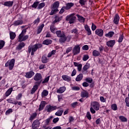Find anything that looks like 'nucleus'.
Returning <instances> with one entry per match:
<instances>
[{"label":"nucleus","instance_id":"obj_25","mask_svg":"<svg viewBox=\"0 0 129 129\" xmlns=\"http://www.w3.org/2000/svg\"><path fill=\"white\" fill-rule=\"evenodd\" d=\"M66 90V87H60L58 90H57L56 92L57 93H63L64 92H65Z\"/></svg>","mask_w":129,"mask_h":129},{"label":"nucleus","instance_id":"obj_47","mask_svg":"<svg viewBox=\"0 0 129 129\" xmlns=\"http://www.w3.org/2000/svg\"><path fill=\"white\" fill-rule=\"evenodd\" d=\"M63 113V110H58L55 113V114L56 115V116H61L62 115Z\"/></svg>","mask_w":129,"mask_h":129},{"label":"nucleus","instance_id":"obj_33","mask_svg":"<svg viewBox=\"0 0 129 129\" xmlns=\"http://www.w3.org/2000/svg\"><path fill=\"white\" fill-rule=\"evenodd\" d=\"M7 101L9 103H10L11 104H15V105L18 104V101H14V99H12V98H10V99H8Z\"/></svg>","mask_w":129,"mask_h":129},{"label":"nucleus","instance_id":"obj_62","mask_svg":"<svg viewBox=\"0 0 129 129\" xmlns=\"http://www.w3.org/2000/svg\"><path fill=\"white\" fill-rule=\"evenodd\" d=\"M89 47L88 45H85L83 46L82 49L84 50H88Z\"/></svg>","mask_w":129,"mask_h":129},{"label":"nucleus","instance_id":"obj_13","mask_svg":"<svg viewBox=\"0 0 129 129\" xmlns=\"http://www.w3.org/2000/svg\"><path fill=\"white\" fill-rule=\"evenodd\" d=\"M34 75H35V73L33 71H31L26 73L25 77L26 78L30 79V78H31Z\"/></svg>","mask_w":129,"mask_h":129},{"label":"nucleus","instance_id":"obj_27","mask_svg":"<svg viewBox=\"0 0 129 129\" xmlns=\"http://www.w3.org/2000/svg\"><path fill=\"white\" fill-rule=\"evenodd\" d=\"M45 104H46V102L42 101L41 102V103L39 105V111H41L42 110H43L45 106Z\"/></svg>","mask_w":129,"mask_h":129},{"label":"nucleus","instance_id":"obj_37","mask_svg":"<svg viewBox=\"0 0 129 129\" xmlns=\"http://www.w3.org/2000/svg\"><path fill=\"white\" fill-rule=\"evenodd\" d=\"M91 67V64L90 63H86V64L83 67V70L84 71H87Z\"/></svg>","mask_w":129,"mask_h":129},{"label":"nucleus","instance_id":"obj_41","mask_svg":"<svg viewBox=\"0 0 129 129\" xmlns=\"http://www.w3.org/2000/svg\"><path fill=\"white\" fill-rule=\"evenodd\" d=\"M119 119L122 122H126V121H127V119L125 117H124L122 115H121V116H119Z\"/></svg>","mask_w":129,"mask_h":129},{"label":"nucleus","instance_id":"obj_24","mask_svg":"<svg viewBox=\"0 0 129 129\" xmlns=\"http://www.w3.org/2000/svg\"><path fill=\"white\" fill-rule=\"evenodd\" d=\"M84 78V75L83 74H80L79 75H78L76 78V81L77 82H80L83 80Z\"/></svg>","mask_w":129,"mask_h":129},{"label":"nucleus","instance_id":"obj_20","mask_svg":"<svg viewBox=\"0 0 129 129\" xmlns=\"http://www.w3.org/2000/svg\"><path fill=\"white\" fill-rule=\"evenodd\" d=\"M119 19V16L117 14H116L113 19V23L116 25L118 24Z\"/></svg>","mask_w":129,"mask_h":129},{"label":"nucleus","instance_id":"obj_1","mask_svg":"<svg viewBox=\"0 0 129 129\" xmlns=\"http://www.w3.org/2000/svg\"><path fill=\"white\" fill-rule=\"evenodd\" d=\"M56 35L59 39V42L61 43H64L67 40L66 33L60 30L56 31Z\"/></svg>","mask_w":129,"mask_h":129},{"label":"nucleus","instance_id":"obj_11","mask_svg":"<svg viewBox=\"0 0 129 129\" xmlns=\"http://www.w3.org/2000/svg\"><path fill=\"white\" fill-rule=\"evenodd\" d=\"M40 120L36 119L34 120L32 124V128H38L41 124V122L40 121Z\"/></svg>","mask_w":129,"mask_h":129},{"label":"nucleus","instance_id":"obj_46","mask_svg":"<svg viewBox=\"0 0 129 129\" xmlns=\"http://www.w3.org/2000/svg\"><path fill=\"white\" fill-rule=\"evenodd\" d=\"M123 38H124L123 34H122L121 35H120L119 39L118 40V42L119 43L122 42V41L123 40Z\"/></svg>","mask_w":129,"mask_h":129},{"label":"nucleus","instance_id":"obj_59","mask_svg":"<svg viewBox=\"0 0 129 129\" xmlns=\"http://www.w3.org/2000/svg\"><path fill=\"white\" fill-rule=\"evenodd\" d=\"M78 105V102H75L71 104L72 107L73 108H75L76 106H77Z\"/></svg>","mask_w":129,"mask_h":129},{"label":"nucleus","instance_id":"obj_31","mask_svg":"<svg viewBox=\"0 0 129 129\" xmlns=\"http://www.w3.org/2000/svg\"><path fill=\"white\" fill-rule=\"evenodd\" d=\"M13 89L12 88L8 89L6 92L5 93V96L6 97H8L9 96H10V95L11 94L12 92H13Z\"/></svg>","mask_w":129,"mask_h":129},{"label":"nucleus","instance_id":"obj_17","mask_svg":"<svg viewBox=\"0 0 129 129\" xmlns=\"http://www.w3.org/2000/svg\"><path fill=\"white\" fill-rule=\"evenodd\" d=\"M61 78L63 79V80L68 82H70L72 81V78L68 75H63L61 76Z\"/></svg>","mask_w":129,"mask_h":129},{"label":"nucleus","instance_id":"obj_52","mask_svg":"<svg viewBox=\"0 0 129 129\" xmlns=\"http://www.w3.org/2000/svg\"><path fill=\"white\" fill-rule=\"evenodd\" d=\"M86 2V0H79V4L81 6H85Z\"/></svg>","mask_w":129,"mask_h":129},{"label":"nucleus","instance_id":"obj_30","mask_svg":"<svg viewBox=\"0 0 129 129\" xmlns=\"http://www.w3.org/2000/svg\"><path fill=\"white\" fill-rule=\"evenodd\" d=\"M92 55L93 56L95 57L99 56V55H100V52L96 50H94V51H93Z\"/></svg>","mask_w":129,"mask_h":129},{"label":"nucleus","instance_id":"obj_21","mask_svg":"<svg viewBox=\"0 0 129 129\" xmlns=\"http://www.w3.org/2000/svg\"><path fill=\"white\" fill-rule=\"evenodd\" d=\"M115 44V40H110L107 42L106 45L108 47H112Z\"/></svg>","mask_w":129,"mask_h":129},{"label":"nucleus","instance_id":"obj_10","mask_svg":"<svg viewBox=\"0 0 129 129\" xmlns=\"http://www.w3.org/2000/svg\"><path fill=\"white\" fill-rule=\"evenodd\" d=\"M34 80L37 82H40V83H42V76L40 73H37L35 75L34 78Z\"/></svg>","mask_w":129,"mask_h":129},{"label":"nucleus","instance_id":"obj_40","mask_svg":"<svg viewBox=\"0 0 129 129\" xmlns=\"http://www.w3.org/2000/svg\"><path fill=\"white\" fill-rule=\"evenodd\" d=\"M114 35V33L113 32H108V33H107L105 34V36L109 38H111Z\"/></svg>","mask_w":129,"mask_h":129},{"label":"nucleus","instance_id":"obj_7","mask_svg":"<svg viewBox=\"0 0 129 129\" xmlns=\"http://www.w3.org/2000/svg\"><path fill=\"white\" fill-rule=\"evenodd\" d=\"M46 108L47 112H51L52 111L58 109V108L56 106L47 105L46 106Z\"/></svg>","mask_w":129,"mask_h":129},{"label":"nucleus","instance_id":"obj_8","mask_svg":"<svg viewBox=\"0 0 129 129\" xmlns=\"http://www.w3.org/2000/svg\"><path fill=\"white\" fill-rule=\"evenodd\" d=\"M81 47L79 45H76L73 49L74 55H77L80 53Z\"/></svg>","mask_w":129,"mask_h":129},{"label":"nucleus","instance_id":"obj_26","mask_svg":"<svg viewBox=\"0 0 129 129\" xmlns=\"http://www.w3.org/2000/svg\"><path fill=\"white\" fill-rule=\"evenodd\" d=\"M23 24V21L22 20H17L14 22L13 25L15 26H18L19 25H21Z\"/></svg>","mask_w":129,"mask_h":129},{"label":"nucleus","instance_id":"obj_3","mask_svg":"<svg viewBox=\"0 0 129 129\" xmlns=\"http://www.w3.org/2000/svg\"><path fill=\"white\" fill-rule=\"evenodd\" d=\"M90 107V112L94 114L96 112L95 110L97 111L100 108V104L97 101H93L91 103Z\"/></svg>","mask_w":129,"mask_h":129},{"label":"nucleus","instance_id":"obj_55","mask_svg":"<svg viewBox=\"0 0 129 129\" xmlns=\"http://www.w3.org/2000/svg\"><path fill=\"white\" fill-rule=\"evenodd\" d=\"M72 89L74 91H79L80 90V88L78 86L72 87Z\"/></svg>","mask_w":129,"mask_h":129},{"label":"nucleus","instance_id":"obj_38","mask_svg":"<svg viewBox=\"0 0 129 129\" xmlns=\"http://www.w3.org/2000/svg\"><path fill=\"white\" fill-rule=\"evenodd\" d=\"M55 54H56V50H52L50 52H49L47 54V57H48V58L51 57L53 55H55Z\"/></svg>","mask_w":129,"mask_h":129},{"label":"nucleus","instance_id":"obj_61","mask_svg":"<svg viewBox=\"0 0 129 129\" xmlns=\"http://www.w3.org/2000/svg\"><path fill=\"white\" fill-rule=\"evenodd\" d=\"M125 102L126 103V106L129 107V99L128 98H125Z\"/></svg>","mask_w":129,"mask_h":129},{"label":"nucleus","instance_id":"obj_43","mask_svg":"<svg viewBox=\"0 0 129 129\" xmlns=\"http://www.w3.org/2000/svg\"><path fill=\"white\" fill-rule=\"evenodd\" d=\"M5 43L6 42L4 40H0V50L4 48Z\"/></svg>","mask_w":129,"mask_h":129},{"label":"nucleus","instance_id":"obj_2","mask_svg":"<svg viewBox=\"0 0 129 129\" xmlns=\"http://www.w3.org/2000/svg\"><path fill=\"white\" fill-rule=\"evenodd\" d=\"M42 45L41 44H36L34 45H30L28 47V51L29 53L31 52V55H34L35 52L37 51L38 49L41 48Z\"/></svg>","mask_w":129,"mask_h":129},{"label":"nucleus","instance_id":"obj_4","mask_svg":"<svg viewBox=\"0 0 129 129\" xmlns=\"http://www.w3.org/2000/svg\"><path fill=\"white\" fill-rule=\"evenodd\" d=\"M59 5L60 3L59 2H56L53 4L52 7V10L51 11L50 15H53L59 11L58 8L59 7Z\"/></svg>","mask_w":129,"mask_h":129},{"label":"nucleus","instance_id":"obj_28","mask_svg":"<svg viewBox=\"0 0 129 129\" xmlns=\"http://www.w3.org/2000/svg\"><path fill=\"white\" fill-rule=\"evenodd\" d=\"M76 16L78 18V20L79 22L81 23H85V18H84L83 17L80 16L79 15H77Z\"/></svg>","mask_w":129,"mask_h":129},{"label":"nucleus","instance_id":"obj_9","mask_svg":"<svg viewBox=\"0 0 129 129\" xmlns=\"http://www.w3.org/2000/svg\"><path fill=\"white\" fill-rule=\"evenodd\" d=\"M29 36L28 35H24L20 34L18 36V40L19 42L25 41V40H26L29 38Z\"/></svg>","mask_w":129,"mask_h":129},{"label":"nucleus","instance_id":"obj_54","mask_svg":"<svg viewBox=\"0 0 129 129\" xmlns=\"http://www.w3.org/2000/svg\"><path fill=\"white\" fill-rule=\"evenodd\" d=\"M89 58V56L88 55H84L83 57V61H87Z\"/></svg>","mask_w":129,"mask_h":129},{"label":"nucleus","instance_id":"obj_53","mask_svg":"<svg viewBox=\"0 0 129 129\" xmlns=\"http://www.w3.org/2000/svg\"><path fill=\"white\" fill-rule=\"evenodd\" d=\"M86 117L89 120H91L92 119L91 114L90 112H88L86 114Z\"/></svg>","mask_w":129,"mask_h":129},{"label":"nucleus","instance_id":"obj_12","mask_svg":"<svg viewBox=\"0 0 129 129\" xmlns=\"http://www.w3.org/2000/svg\"><path fill=\"white\" fill-rule=\"evenodd\" d=\"M41 84V82H35V85L33 86L31 90V94H33L38 89V86Z\"/></svg>","mask_w":129,"mask_h":129},{"label":"nucleus","instance_id":"obj_18","mask_svg":"<svg viewBox=\"0 0 129 129\" xmlns=\"http://www.w3.org/2000/svg\"><path fill=\"white\" fill-rule=\"evenodd\" d=\"M25 43L24 42H21L19 44V45L16 47V50H22V48L25 47Z\"/></svg>","mask_w":129,"mask_h":129},{"label":"nucleus","instance_id":"obj_22","mask_svg":"<svg viewBox=\"0 0 129 129\" xmlns=\"http://www.w3.org/2000/svg\"><path fill=\"white\" fill-rule=\"evenodd\" d=\"M74 6V4L72 3H68L66 4V6L64 7L65 10H70Z\"/></svg>","mask_w":129,"mask_h":129},{"label":"nucleus","instance_id":"obj_35","mask_svg":"<svg viewBox=\"0 0 129 129\" xmlns=\"http://www.w3.org/2000/svg\"><path fill=\"white\" fill-rule=\"evenodd\" d=\"M52 43V41L50 39H46L43 42V44L45 45H49Z\"/></svg>","mask_w":129,"mask_h":129},{"label":"nucleus","instance_id":"obj_39","mask_svg":"<svg viewBox=\"0 0 129 129\" xmlns=\"http://www.w3.org/2000/svg\"><path fill=\"white\" fill-rule=\"evenodd\" d=\"M37 113L36 112H35V113H33L32 114V115L30 116V117L29 118V120H34L36 117L37 116Z\"/></svg>","mask_w":129,"mask_h":129},{"label":"nucleus","instance_id":"obj_23","mask_svg":"<svg viewBox=\"0 0 129 129\" xmlns=\"http://www.w3.org/2000/svg\"><path fill=\"white\" fill-rule=\"evenodd\" d=\"M49 60V59L45 55H43L41 57V61L43 63H46Z\"/></svg>","mask_w":129,"mask_h":129},{"label":"nucleus","instance_id":"obj_19","mask_svg":"<svg viewBox=\"0 0 129 129\" xmlns=\"http://www.w3.org/2000/svg\"><path fill=\"white\" fill-rule=\"evenodd\" d=\"M84 28L85 30L87 32L88 35H92V31L90 27L88 25H85L84 26Z\"/></svg>","mask_w":129,"mask_h":129},{"label":"nucleus","instance_id":"obj_44","mask_svg":"<svg viewBox=\"0 0 129 129\" xmlns=\"http://www.w3.org/2000/svg\"><path fill=\"white\" fill-rule=\"evenodd\" d=\"M50 79V76H48L46 78H44L43 81H41L42 84H45L49 82Z\"/></svg>","mask_w":129,"mask_h":129},{"label":"nucleus","instance_id":"obj_64","mask_svg":"<svg viewBox=\"0 0 129 129\" xmlns=\"http://www.w3.org/2000/svg\"><path fill=\"white\" fill-rule=\"evenodd\" d=\"M82 85L84 87H87L89 86V84L88 83H87V82L83 83Z\"/></svg>","mask_w":129,"mask_h":129},{"label":"nucleus","instance_id":"obj_58","mask_svg":"<svg viewBox=\"0 0 129 129\" xmlns=\"http://www.w3.org/2000/svg\"><path fill=\"white\" fill-rule=\"evenodd\" d=\"M39 5V3L38 2H36V3H34L33 5H32V7L34 8L35 9H36L37 6Z\"/></svg>","mask_w":129,"mask_h":129},{"label":"nucleus","instance_id":"obj_56","mask_svg":"<svg viewBox=\"0 0 129 129\" xmlns=\"http://www.w3.org/2000/svg\"><path fill=\"white\" fill-rule=\"evenodd\" d=\"M13 110L12 109L10 108L6 111V115H9L11 113L13 112Z\"/></svg>","mask_w":129,"mask_h":129},{"label":"nucleus","instance_id":"obj_60","mask_svg":"<svg viewBox=\"0 0 129 129\" xmlns=\"http://www.w3.org/2000/svg\"><path fill=\"white\" fill-rule=\"evenodd\" d=\"M100 100L102 102H106V99L104 98V97L101 96L100 97Z\"/></svg>","mask_w":129,"mask_h":129},{"label":"nucleus","instance_id":"obj_34","mask_svg":"<svg viewBox=\"0 0 129 129\" xmlns=\"http://www.w3.org/2000/svg\"><path fill=\"white\" fill-rule=\"evenodd\" d=\"M62 19V17H59V16H56L55 17V20L53 21V23L59 22Z\"/></svg>","mask_w":129,"mask_h":129},{"label":"nucleus","instance_id":"obj_29","mask_svg":"<svg viewBox=\"0 0 129 129\" xmlns=\"http://www.w3.org/2000/svg\"><path fill=\"white\" fill-rule=\"evenodd\" d=\"M44 24H42L41 25L38 27L37 30V34H39L42 32L43 28L44 27Z\"/></svg>","mask_w":129,"mask_h":129},{"label":"nucleus","instance_id":"obj_6","mask_svg":"<svg viewBox=\"0 0 129 129\" xmlns=\"http://www.w3.org/2000/svg\"><path fill=\"white\" fill-rule=\"evenodd\" d=\"M15 64V59H12L10 61L9 60L5 63V67H9V70L11 71L14 69Z\"/></svg>","mask_w":129,"mask_h":129},{"label":"nucleus","instance_id":"obj_14","mask_svg":"<svg viewBox=\"0 0 129 129\" xmlns=\"http://www.w3.org/2000/svg\"><path fill=\"white\" fill-rule=\"evenodd\" d=\"M81 97L82 98H88L89 97V93L88 91H82L81 93Z\"/></svg>","mask_w":129,"mask_h":129},{"label":"nucleus","instance_id":"obj_5","mask_svg":"<svg viewBox=\"0 0 129 129\" xmlns=\"http://www.w3.org/2000/svg\"><path fill=\"white\" fill-rule=\"evenodd\" d=\"M75 15L76 14L73 13L69 16H67L66 18V20L67 21H69L70 24L74 23L77 19V17L75 16Z\"/></svg>","mask_w":129,"mask_h":129},{"label":"nucleus","instance_id":"obj_36","mask_svg":"<svg viewBox=\"0 0 129 129\" xmlns=\"http://www.w3.org/2000/svg\"><path fill=\"white\" fill-rule=\"evenodd\" d=\"M72 33L75 34L76 37L79 36V30L77 29H74L72 30Z\"/></svg>","mask_w":129,"mask_h":129},{"label":"nucleus","instance_id":"obj_50","mask_svg":"<svg viewBox=\"0 0 129 129\" xmlns=\"http://www.w3.org/2000/svg\"><path fill=\"white\" fill-rule=\"evenodd\" d=\"M45 6V3H42L38 5V9H41L42 8H43Z\"/></svg>","mask_w":129,"mask_h":129},{"label":"nucleus","instance_id":"obj_16","mask_svg":"<svg viewBox=\"0 0 129 129\" xmlns=\"http://www.w3.org/2000/svg\"><path fill=\"white\" fill-rule=\"evenodd\" d=\"M0 4L6 7H12L14 4V2L8 1V2H5L4 4H2V3H0Z\"/></svg>","mask_w":129,"mask_h":129},{"label":"nucleus","instance_id":"obj_63","mask_svg":"<svg viewBox=\"0 0 129 129\" xmlns=\"http://www.w3.org/2000/svg\"><path fill=\"white\" fill-rule=\"evenodd\" d=\"M91 29H92V30L93 31H95V30H96V26L95 25H94V24H93V23L92 24Z\"/></svg>","mask_w":129,"mask_h":129},{"label":"nucleus","instance_id":"obj_48","mask_svg":"<svg viewBox=\"0 0 129 129\" xmlns=\"http://www.w3.org/2000/svg\"><path fill=\"white\" fill-rule=\"evenodd\" d=\"M111 107L114 111H116L117 109V105H116V104H112Z\"/></svg>","mask_w":129,"mask_h":129},{"label":"nucleus","instance_id":"obj_45","mask_svg":"<svg viewBox=\"0 0 129 129\" xmlns=\"http://www.w3.org/2000/svg\"><path fill=\"white\" fill-rule=\"evenodd\" d=\"M50 30L52 33H54L55 31L57 29L55 28V26L51 25L50 27Z\"/></svg>","mask_w":129,"mask_h":129},{"label":"nucleus","instance_id":"obj_32","mask_svg":"<svg viewBox=\"0 0 129 129\" xmlns=\"http://www.w3.org/2000/svg\"><path fill=\"white\" fill-rule=\"evenodd\" d=\"M16 37V34L13 32H10V38L11 40H14Z\"/></svg>","mask_w":129,"mask_h":129},{"label":"nucleus","instance_id":"obj_51","mask_svg":"<svg viewBox=\"0 0 129 129\" xmlns=\"http://www.w3.org/2000/svg\"><path fill=\"white\" fill-rule=\"evenodd\" d=\"M85 81L89 83H92L93 82V79L91 78H87L85 79Z\"/></svg>","mask_w":129,"mask_h":129},{"label":"nucleus","instance_id":"obj_42","mask_svg":"<svg viewBox=\"0 0 129 129\" xmlns=\"http://www.w3.org/2000/svg\"><path fill=\"white\" fill-rule=\"evenodd\" d=\"M49 94V92L46 90H44L41 94L42 97H46Z\"/></svg>","mask_w":129,"mask_h":129},{"label":"nucleus","instance_id":"obj_57","mask_svg":"<svg viewBox=\"0 0 129 129\" xmlns=\"http://www.w3.org/2000/svg\"><path fill=\"white\" fill-rule=\"evenodd\" d=\"M22 97V94L20 93L16 97V99L18 100H21V98Z\"/></svg>","mask_w":129,"mask_h":129},{"label":"nucleus","instance_id":"obj_49","mask_svg":"<svg viewBox=\"0 0 129 129\" xmlns=\"http://www.w3.org/2000/svg\"><path fill=\"white\" fill-rule=\"evenodd\" d=\"M40 18H37L36 20H34L33 22V24L34 25H38V24L40 23Z\"/></svg>","mask_w":129,"mask_h":129},{"label":"nucleus","instance_id":"obj_15","mask_svg":"<svg viewBox=\"0 0 129 129\" xmlns=\"http://www.w3.org/2000/svg\"><path fill=\"white\" fill-rule=\"evenodd\" d=\"M95 33L96 35L100 37H102L103 36V30L100 29H97L95 31Z\"/></svg>","mask_w":129,"mask_h":129}]
</instances>
